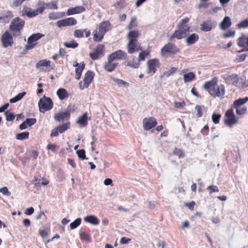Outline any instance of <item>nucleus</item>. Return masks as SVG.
Wrapping results in <instances>:
<instances>
[{
    "instance_id": "6",
    "label": "nucleus",
    "mask_w": 248,
    "mask_h": 248,
    "mask_svg": "<svg viewBox=\"0 0 248 248\" xmlns=\"http://www.w3.org/2000/svg\"><path fill=\"white\" fill-rule=\"evenodd\" d=\"M224 124L229 127H232L233 125L236 124L239 122V118L235 116L232 108L228 109L225 112L224 116Z\"/></svg>"
},
{
    "instance_id": "37",
    "label": "nucleus",
    "mask_w": 248,
    "mask_h": 248,
    "mask_svg": "<svg viewBox=\"0 0 248 248\" xmlns=\"http://www.w3.org/2000/svg\"><path fill=\"white\" fill-rule=\"evenodd\" d=\"M199 39V36L196 33H192L186 39V43L188 45H191L196 42Z\"/></svg>"
},
{
    "instance_id": "40",
    "label": "nucleus",
    "mask_w": 248,
    "mask_h": 248,
    "mask_svg": "<svg viewBox=\"0 0 248 248\" xmlns=\"http://www.w3.org/2000/svg\"><path fill=\"white\" fill-rule=\"evenodd\" d=\"M195 78V75L193 72H189L184 75V80L186 83L193 80Z\"/></svg>"
},
{
    "instance_id": "21",
    "label": "nucleus",
    "mask_w": 248,
    "mask_h": 248,
    "mask_svg": "<svg viewBox=\"0 0 248 248\" xmlns=\"http://www.w3.org/2000/svg\"><path fill=\"white\" fill-rule=\"evenodd\" d=\"M200 29L203 31H209L215 28L213 22L211 20H207L203 21L200 25Z\"/></svg>"
},
{
    "instance_id": "26",
    "label": "nucleus",
    "mask_w": 248,
    "mask_h": 248,
    "mask_svg": "<svg viewBox=\"0 0 248 248\" xmlns=\"http://www.w3.org/2000/svg\"><path fill=\"white\" fill-rule=\"evenodd\" d=\"M22 16H27L29 18H31L36 16V14L34 10H32L31 8L24 6L21 11Z\"/></svg>"
},
{
    "instance_id": "46",
    "label": "nucleus",
    "mask_w": 248,
    "mask_h": 248,
    "mask_svg": "<svg viewBox=\"0 0 248 248\" xmlns=\"http://www.w3.org/2000/svg\"><path fill=\"white\" fill-rule=\"evenodd\" d=\"M236 26L239 29L248 28V19L241 21Z\"/></svg>"
},
{
    "instance_id": "35",
    "label": "nucleus",
    "mask_w": 248,
    "mask_h": 248,
    "mask_svg": "<svg viewBox=\"0 0 248 248\" xmlns=\"http://www.w3.org/2000/svg\"><path fill=\"white\" fill-rule=\"evenodd\" d=\"M237 45L240 47H248V37L242 36L237 40Z\"/></svg>"
},
{
    "instance_id": "28",
    "label": "nucleus",
    "mask_w": 248,
    "mask_h": 248,
    "mask_svg": "<svg viewBox=\"0 0 248 248\" xmlns=\"http://www.w3.org/2000/svg\"><path fill=\"white\" fill-rule=\"evenodd\" d=\"M131 59L127 62L126 65L133 68H138L140 66V62L139 59H137L135 56H132Z\"/></svg>"
},
{
    "instance_id": "61",
    "label": "nucleus",
    "mask_w": 248,
    "mask_h": 248,
    "mask_svg": "<svg viewBox=\"0 0 248 248\" xmlns=\"http://www.w3.org/2000/svg\"><path fill=\"white\" fill-rule=\"evenodd\" d=\"M39 155V152L36 150H32L31 152L30 156L33 159H36Z\"/></svg>"
},
{
    "instance_id": "23",
    "label": "nucleus",
    "mask_w": 248,
    "mask_h": 248,
    "mask_svg": "<svg viewBox=\"0 0 248 248\" xmlns=\"http://www.w3.org/2000/svg\"><path fill=\"white\" fill-rule=\"evenodd\" d=\"M70 117V114L66 111L57 113L54 115V119L58 122L64 120H68Z\"/></svg>"
},
{
    "instance_id": "33",
    "label": "nucleus",
    "mask_w": 248,
    "mask_h": 248,
    "mask_svg": "<svg viewBox=\"0 0 248 248\" xmlns=\"http://www.w3.org/2000/svg\"><path fill=\"white\" fill-rule=\"evenodd\" d=\"M84 220L86 222L90 223L94 225H97L99 223V221L98 218L93 215L86 216L84 218Z\"/></svg>"
},
{
    "instance_id": "9",
    "label": "nucleus",
    "mask_w": 248,
    "mask_h": 248,
    "mask_svg": "<svg viewBox=\"0 0 248 248\" xmlns=\"http://www.w3.org/2000/svg\"><path fill=\"white\" fill-rule=\"evenodd\" d=\"M38 107L41 111L44 112L50 110L53 107V103L50 98L44 95L39 101Z\"/></svg>"
},
{
    "instance_id": "62",
    "label": "nucleus",
    "mask_w": 248,
    "mask_h": 248,
    "mask_svg": "<svg viewBox=\"0 0 248 248\" xmlns=\"http://www.w3.org/2000/svg\"><path fill=\"white\" fill-rule=\"evenodd\" d=\"M246 57H247V54H242L238 55L236 59L238 62H241L244 61L245 60Z\"/></svg>"
},
{
    "instance_id": "17",
    "label": "nucleus",
    "mask_w": 248,
    "mask_h": 248,
    "mask_svg": "<svg viewBox=\"0 0 248 248\" xmlns=\"http://www.w3.org/2000/svg\"><path fill=\"white\" fill-rule=\"evenodd\" d=\"M77 23V20L74 17H68L57 22L56 25L58 27L75 25Z\"/></svg>"
},
{
    "instance_id": "44",
    "label": "nucleus",
    "mask_w": 248,
    "mask_h": 248,
    "mask_svg": "<svg viewBox=\"0 0 248 248\" xmlns=\"http://www.w3.org/2000/svg\"><path fill=\"white\" fill-rule=\"evenodd\" d=\"M63 45L67 48H75L78 46V44L74 40H72L68 42H64Z\"/></svg>"
},
{
    "instance_id": "60",
    "label": "nucleus",
    "mask_w": 248,
    "mask_h": 248,
    "mask_svg": "<svg viewBox=\"0 0 248 248\" xmlns=\"http://www.w3.org/2000/svg\"><path fill=\"white\" fill-rule=\"evenodd\" d=\"M186 105V103L185 101H182L181 102H175L174 103V106L175 108H183Z\"/></svg>"
},
{
    "instance_id": "29",
    "label": "nucleus",
    "mask_w": 248,
    "mask_h": 248,
    "mask_svg": "<svg viewBox=\"0 0 248 248\" xmlns=\"http://www.w3.org/2000/svg\"><path fill=\"white\" fill-rule=\"evenodd\" d=\"M172 155L177 156L179 158H183L185 157L186 154L182 149L175 147L172 152L169 154L170 156Z\"/></svg>"
},
{
    "instance_id": "14",
    "label": "nucleus",
    "mask_w": 248,
    "mask_h": 248,
    "mask_svg": "<svg viewBox=\"0 0 248 248\" xmlns=\"http://www.w3.org/2000/svg\"><path fill=\"white\" fill-rule=\"evenodd\" d=\"M13 35L9 31H6L1 37V42L4 47L11 46L14 44Z\"/></svg>"
},
{
    "instance_id": "18",
    "label": "nucleus",
    "mask_w": 248,
    "mask_h": 248,
    "mask_svg": "<svg viewBox=\"0 0 248 248\" xmlns=\"http://www.w3.org/2000/svg\"><path fill=\"white\" fill-rule=\"evenodd\" d=\"M127 53L122 50H118L108 56L113 61L115 60H125L127 58Z\"/></svg>"
},
{
    "instance_id": "19",
    "label": "nucleus",
    "mask_w": 248,
    "mask_h": 248,
    "mask_svg": "<svg viewBox=\"0 0 248 248\" xmlns=\"http://www.w3.org/2000/svg\"><path fill=\"white\" fill-rule=\"evenodd\" d=\"M107 60V62L104 63L103 67L106 71L108 72H111L115 70L118 63L113 62V61L108 56Z\"/></svg>"
},
{
    "instance_id": "34",
    "label": "nucleus",
    "mask_w": 248,
    "mask_h": 248,
    "mask_svg": "<svg viewBox=\"0 0 248 248\" xmlns=\"http://www.w3.org/2000/svg\"><path fill=\"white\" fill-rule=\"evenodd\" d=\"M248 101V97H245L243 98H239L235 100L232 105L233 108H237L241 107L242 106L245 104Z\"/></svg>"
},
{
    "instance_id": "54",
    "label": "nucleus",
    "mask_w": 248,
    "mask_h": 248,
    "mask_svg": "<svg viewBox=\"0 0 248 248\" xmlns=\"http://www.w3.org/2000/svg\"><path fill=\"white\" fill-rule=\"evenodd\" d=\"M235 31H234L229 30L227 32L224 33L222 34V37L224 38H227L228 37H232L235 36Z\"/></svg>"
},
{
    "instance_id": "55",
    "label": "nucleus",
    "mask_w": 248,
    "mask_h": 248,
    "mask_svg": "<svg viewBox=\"0 0 248 248\" xmlns=\"http://www.w3.org/2000/svg\"><path fill=\"white\" fill-rule=\"evenodd\" d=\"M207 189L209 190V194H211L213 192H217L219 189L216 186H210L207 187Z\"/></svg>"
},
{
    "instance_id": "42",
    "label": "nucleus",
    "mask_w": 248,
    "mask_h": 248,
    "mask_svg": "<svg viewBox=\"0 0 248 248\" xmlns=\"http://www.w3.org/2000/svg\"><path fill=\"white\" fill-rule=\"evenodd\" d=\"M226 79L232 81V84L234 85L237 86V82L238 80V76L236 74L228 75L226 76Z\"/></svg>"
},
{
    "instance_id": "59",
    "label": "nucleus",
    "mask_w": 248,
    "mask_h": 248,
    "mask_svg": "<svg viewBox=\"0 0 248 248\" xmlns=\"http://www.w3.org/2000/svg\"><path fill=\"white\" fill-rule=\"evenodd\" d=\"M0 192L4 195L10 196V192L7 187H3L0 189Z\"/></svg>"
},
{
    "instance_id": "20",
    "label": "nucleus",
    "mask_w": 248,
    "mask_h": 248,
    "mask_svg": "<svg viewBox=\"0 0 248 248\" xmlns=\"http://www.w3.org/2000/svg\"><path fill=\"white\" fill-rule=\"evenodd\" d=\"M89 37L91 35V31L88 29H77L74 31V36L76 38H83L84 37Z\"/></svg>"
},
{
    "instance_id": "25",
    "label": "nucleus",
    "mask_w": 248,
    "mask_h": 248,
    "mask_svg": "<svg viewBox=\"0 0 248 248\" xmlns=\"http://www.w3.org/2000/svg\"><path fill=\"white\" fill-rule=\"evenodd\" d=\"M13 17V12L10 11H7L0 16V22L2 23H8Z\"/></svg>"
},
{
    "instance_id": "13",
    "label": "nucleus",
    "mask_w": 248,
    "mask_h": 248,
    "mask_svg": "<svg viewBox=\"0 0 248 248\" xmlns=\"http://www.w3.org/2000/svg\"><path fill=\"white\" fill-rule=\"evenodd\" d=\"M44 35L40 33L32 34L28 39V44L26 46V50L32 49L37 44V41L41 38Z\"/></svg>"
},
{
    "instance_id": "36",
    "label": "nucleus",
    "mask_w": 248,
    "mask_h": 248,
    "mask_svg": "<svg viewBox=\"0 0 248 248\" xmlns=\"http://www.w3.org/2000/svg\"><path fill=\"white\" fill-rule=\"evenodd\" d=\"M65 16L64 12L51 13L49 14V18L51 20H55L62 18Z\"/></svg>"
},
{
    "instance_id": "53",
    "label": "nucleus",
    "mask_w": 248,
    "mask_h": 248,
    "mask_svg": "<svg viewBox=\"0 0 248 248\" xmlns=\"http://www.w3.org/2000/svg\"><path fill=\"white\" fill-rule=\"evenodd\" d=\"M220 118L221 115L220 114L213 113L212 115V120L215 124L219 123Z\"/></svg>"
},
{
    "instance_id": "30",
    "label": "nucleus",
    "mask_w": 248,
    "mask_h": 248,
    "mask_svg": "<svg viewBox=\"0 0 248 248\" xmlns=\"http://www.w3.org/2000/svg\"><path fill=\"white\" fill-rule=\"evenodd\" d=\"M77 123L81 127H85L88 124L87 113L85 112L82 115L79 116Z\"/></svg>"
},
{
    "instance_id": "51",
    "label": "nucleus",
    "mask_w": 248,
    "mask_h": 248,
    "mask_svg": "<svg viewBox=\"0 0 248 248\" xmlns=\"http://www.w3.org/2000/svg\"><path fill=\"white\" fill-rule=\"evenodd\" d=\"M77 154L78 157L82 160L88 159L85 155V151L84 149L77 151Z\"/></svg>"
},
{
    "instance_id": "43",
    "label": "nucleus",
    "mask_w": 248,
    "mask_h": 248,
    "mask_svg": "<svg viewBox=\"0 0 248 248\" xmlns=\"http://www.w3.org/2000/svg\"><path fill=\"white\" fill-rule=\"evenodd\" d=\"M140 51L138 59L139 61L141 62L144 61L145 58L149 55L150 52L147 50H142V49Z\"/></svg>"
},
{
    "instance_id": "4",
    "label": "nucleus",
    "mask_w": 248,
    "mask_h": 248,
    "mask_svg": "<svg viewBox=\"0 0 248 248\" xmlns=\"http://www.w3.org/2000/svg\"><path fill=\"white\" fill-rule=\"evenodd\" d=\"M111 24L108 21L100 23L98 27L93 31V39L94 42H101L107 31L111 29Z\"/></svg>"
},
{
    "instance_id": "58",
    "label": "nucleus",
    "mask_w": 248,
    "mask_h": 248,
    "mask_svg": "<svg viewBox=\"0 0 248 248\" xmlns=\"http://www.w3.org/2000/svg\"><path fill=\"white\" fill-rule=\"evenodd\" d=\"M185 205L188 207L189 210L192 211L194 210L195 202L194 201H191L189 202H186L185 203Z\"/></svg>"
},
{
    "instance_id": "3",
    "label": "nucleus",
    "mask_w": 248,
    "mask_h": 248,
    "mask_svg": "<svg viewBox=\"0 0 248 248\" xmlns=\"http://www.w3.org/2000/svg\"><path fill=\"white\" fill-rule=\"evenodd\" d=\"M189 21V18L185 17L182 19L177 25V30L170 36L169 40L172 41L176 38L178 40L185 38L190 30V27L187 24Z\"/></svg>"
},
{
    "instance_id": "56",
    "label": "nucleus",
    "mask_w": 248,
    "mask_h": 248,
    "mask_svg": "<svg viewBox=\"0 0 248 248\" xmlns=\"http://www.w3.org/2000/svg\"><path fill=\"white\" fill-rule=\"evenodd\" d=\"M28 126H31L36 123V119L35 118H27L25 121Z\"/></svg>"
},
{
    "instance_id": "15",
    "label": "nucleus",
    "mask_w": 248,
    "mask_h": 248,
    "mask_svg": "<svg viewBox=\"0 0 248 248\" xmlns=\"http://www.w3.org/2000/svg\"><path fill=\"white\" fill-rule=\"evenodd\" d=\"M142 124L144 129L148 131L155 127L157 124V121L154 117H149L143 119Z\"/></svg>"
},
{
    "instance_id": "11",
    "label": "nucleus",
    "mask_w": 248,
    "mask_h": 248,
    "mask_svg": "<svg viewBox=\"0 0 248 248\" xmlns=\"http://www.w3.org/2000/svg\"><path fill=\"white\" fill-rule=\"evenodd\" d=\"M71 123L69 121L59 125L51 130L50 136L51 137H57L59 133L62 134L64 133L67 130L69 129Z\"/></svg>"
},
{
    "instance_id": "32",
    "label": "nucleus",
    "mask_w": 248,
    "mask_h": 248,
    "mask_svg": "<svg viewBox=\"0 0 248 248\" xmlns=\"http://www.w3.org/2000/svg\"><path fill=\"white\" fill-rule=\"evenodd\" d=\"M48 4L45 3L42 1H39L37 3V8L36 10H34L35 13L36 14V16L39 14H42L44 11L46 9L47 6Z\"/></svg>"
},
{
    "instance_id": "41",
    "label": "nucleus",
    "mask_w": 248,
    "mask_h": 248,
    "mask_svg": "<svg viewBox=\"0 0 248 248\" xmlns=\"http://www.w3.org/2000/svg\"><path fill=\"white\" fill-rule=\"evenodd\" d=\"M138 26L137 18L136 16H133L131 18V20L127 25L126 29L132 31L131 29Z\"/></svg>"
},
{
    "instance_id": "57",
    "label": "nucleus",
    "mask_w": 248,
    "mask_h": 248,
    "mask_svg": "<svg viewBox=\"0 0 248 248\" xmlns=\"http://www.w3.org/2000/svg\"><path fill=\"white\" fill-rule=\"evenodd\" d=\"M77 107L75 105L73 104H69L66 109V112H69L70 114L71 112H74L77 109Z\"/></svg>"
},
{
    "instance_id": "63",
    "label": "nucleus",
    "mask_w": 248,
    "mask_h": 248,
    "mask_svg": "<svg viewBox=\"0 0 248 248\" xmlns=\"http://www.w3.org/2000/svg\"><path fill=\"white\" fill-rule=\"evenodd\" d=\"M130 241L131 239L130 238L125 237H122L120 240V243L123 244H126L128 243Z\"/></svg>"
},
{
    "instance_id": "10",
    "label": "nucleus",
    "mask_w": 248,
    "mask_h": 248,
    "mask_svg": "<svg viewBox=\"0 0 248 248\" xmlns=\"http://www.w3.org/2000/svg\"><path fill=\"white\" fill-rule=\"evenodd\" d=\"M49 60L43 59L39 61L36 64V67L42 72H49L54 69V65H51Z\"/></svg>"
},
{
    "instance_id": "50",
    "label": "nucleus",
    "mask_w": 248,
    "mask_h": 248,
    "mask_svg": "<svg viewBox=\"0 0 248 248\" xmlns=\"http://www.w3.org/2000/svg\"><path fill=\"white\" fill-rule=\"evenodd\" d=\"M81 219L79 217L75 219L73 222H72L70 226L71 229H74L78 227L81 223Z\"/></svg>"
},
{
    "instance_id": "39",
    "label": "nucleus",
    "mask_w": 248,
    "mask_h": 248,
    "mask_svg": "<svg viewBox=\"0 0 248 248\" xmlns=\"http://www.w3.org/2000/svg\"><path fill=\"white\" fill-rule=\"evenodd\" d=\"M110 78L113 80L115 83H116L120 87L124 86V87H129V83L124 81L122 79H118L116 78H115L113 77H110Z\"/></svg>"
},
{
    "instance_id": "2",
    "label": "nucleus",
    "mask_w": 248,
    "mask_h": 248,
    "mask_svg": "<svg viewBox=\"0 0 248 248\" xmlns=\"http://www.w3.org/2000/svg\"><path fill=\"white\" fill-rule=\"evenodd\" d=\"M140 35L138 30L130 31L126 34V38L128 42L126 45V49L129 54H133L142 49L140 43L138 39Z\"/></svg>"
},
{
    "instance_id": "45",
    "label": "nucleus",
    "mask_w": 248,
    "mask_h": 248,
    "mask_svg": "<svg viewBox=\"0 0 248 248\" xmlns=\"http://www.w3.org/2000/svg\"><path fill=\"white\" fill-rule=\"evenodd\" d=\"M29 132H24L16 135V138L17 140H22L29 139Z\"/></svg>"
},
{
    "instance_id": "27",
    "label": "nucleus",
    "mask_w": 248,
    "mask_h": 248,
    "mask_svg": "<svg viewBox=\"0 0 248 248\" xmlns=\"http://www.w3.org/2000/svg\"><path fill=\"white\" fill-rule=\"evenodd\" d=\"M232 25L231 18L229 16H225L219 24V27L222 30H226Z\"/></svg>"
},
{
    "instance_id": "12",
    "label": "nucleus",
    "mask_w": 248,
    "mask_h": 248,
    "mask_svg": "<svg viewBox=\"0 0 248 248\" xmlns=\"http://www.w3.org/2000/svg\"><path fill=\"white\" fill-rule=\"evenodd\" d=\"M94 76V74L93 71H88L85 74L83 81H81L79 83L80 89L83 90L85 88H88L92 82Z\"/></svg>"
},
{
    "instance_id": "8",
    "label": "nucleus",
    "mask_w": 248,
    "mask_h": 248,
    "mask_svg": "<svg viewBox=\"0 0 248 248\" xmlns=\"http://www.w3.org/2000/svg\"><path fill=\"white\" fill-rule=\"evenodd\" d=\"M160 66V63L158 59H152L149 60L147 62V73L150 76H153Z\"/></svg>"
},
{
    "instance_id": "22",
    "label": "nucleus",
    "mask_w": 248,
    "mask_h": 248,
    "mask_svg": "<svg viewBox=\"0 0 248 248\" xmlns=\"http://www.w3.org/2000/svg\"><path fill=\"white\" fill-rule=\"evenodd\" d=\"M85 63L84 62H82V63H78L77 62H75V64H73V66L74 67H77V68L75 69L76 72V75H75V78L78 80L80 78L82 71L85 67Z\"/></svg>"
},
{
    "instance_id": "38",
    "label": "nucleus",
    "mask_w": 248,
    "mask_h": 248,
    "mask_svg": "<svg viewBox=\"0 0 248 248\" xmlns=\"http://www.w3.org/2000/svg\"><path fill=\"white\" fill-rule=\"evenodd\" d=\"M79 237L81 241L89 242L91 241L90 233L86 232H81L79 233Z\"/></svg>"
},
{
    "instance_id": "24",
    "label": "nucleus",
    "mask_w": 248,
    "mask_h": 248,
    "mask_svg": "<svg viewBox=\"0 0 248 248\" xmlns=\"http://www.w3.org/2000/svg\"><path fill=\"white\" fill-rule=\"evenodd\" d=\"M86 10L85 8L83 6H78L74 8H71L67 10L66 15L67 16L73 15L81 13Z\"/></svg>"
},
{
    "instance_id": "52",
    "label": "nucleus",
    "mask_w": 248,
    "mask_h": 248,
    "mask_svg": "<svg viewBox=\"0 0 248 248\" xmlns=\"http://www.w3.org/2000/svg\"><path fill=\"white\" fill-rule=\"evenodd\" d=\"M25 0H13L10 3V6L12 8H16L21 5Z\"/></svg>"
},
{
    "instance_id": "48",
    "label": "nucleus",
    "mask_w": 248,
    "mask_h": 248,
    "mask_svg": "<svg viewBox=\"0 0 248 248\" xmlns=\"http://www.w3.org/2000/svg\"><path fill=\"white\" fill-rule=\"evenodd\" d=\"M195 110L197 111V117H201L203 115V110L204 108L203 106L197 105L195 108Z\"/></svg>"
},
{
    "instance_id": "1",
    "label": "nucleus",
    "mask_w": 248,
    "mask_h": 248,
    "mask_svg": "<svg viewBox=\"0 0 248 248\" xmlns=\"http://www.w3.org/2000/svg\"><path fill=\"white\" fill-rule=\"evenodd\" d=\"M203 88L214 98H224L225 93V87L222 84H217V78L216 77H214L210 80L205 82Z\"/></svg>"
},
{
    "instance_id": "47",
    "label": "nucleus",
    "mask_w": 248,
    "mask_h": 248,
    "mask_svg": "<svg viewBox=\"0 0 248 248\" xmlns=\"http://www.w3.org/2000/svg\"><path fill=\"white\" fill-rule=\"evenodd\" d=\"M236 109V113L237 115H243L247 113V108L246 107H241L237 108H235Z\"/></svg>"
},
{
    "instance_id": "31",
    "label": "nucleus",
    "mask_w": 248,
    "mask_h": 248,
    "mask_svg": "<svg viewBox=\"0 0 248 248\" xmlns=\"http://www.w3.org/2000/svg\"><path fill=\"white\" fill-rule=\"evenodd\" d=\"M57 95L59 98L61 100L67 99L69 95L66 89L64 88H60L57 91Z\"/></svg>"
},
{
    "instance_id": "49",
    "label": "nucleus",
    "mask_w": 248,
    "mask_h": 248,
    "mask_svg": "<svg viewBox=\"0 0 248 248\" xmlns=\"http://www.w3.org/2000/svg\"><path fill=\"white\" fill-rule=\"evenodd\" d=\"M4 114L7 121H13L15 118V114L9 110L5 111Z\"/></svg>"
},
{
    "instance_id": "16",
    "label": "nucleus",
    "mask_w": 248,
    "mask_h": 248,
    "mask_svg": "<svg viewBox=\"0 0 248 248\" xmlns=\"http://www.w3.org/2000/svg\"><path fill=\"white\" fill-rule=\"evenodd\" d=\"M105 46L103 44H98L93 52L90 54V57L93 60L98 59L103 55Z\"/></svg>"
},
{
    "instance_id": "5",
    "label": "nucleus",
    "mask_w": 248,
    "mask_h": 248,
    "mask_svg": "<svg viewBox=\"0 0 248 248\" xmlns=\"http://www.w3.org/2000/svg\"><path fill=\"white\" fill-rule=\"evenodd\" d=\"M25 24V20L19 17H16L12 19L9 25V31L14 37L19 36L21 35Z\"/></svg>"
},
{
    "instance_id": "64",
    "label": "nucleus",
    "mask_w": 248,
    "mask_h": 248,
    "mask_svg": "<svg viewBox=\"0 0 248 248\" xmlns=\"http://www.w3.org/2000/svg\"><path fill=\"white\" fill-rule=\"evenodd\" d=\"M34 211V208L32 207H31L30 208H27L26 210V211L25 212V214L27 215H31L33 213Z\"/></svg>"
},
{
    "instance_id": "7",
    "label": "nucleus",
    "mask_w": 248,
    "mask_h": 248,
    "mask_svg": "<svg viewBox=\"0 0 248 248\" xmlns=\"http://www.w3.org/2000/svg\"><path fill=\"white\" fill-rule=\"evenodd\" d=\"M180 51V49L174 44L169 43L166 44L161 49V54L166 57L168 55H175Z\"/></svg>"
}]
</instances>
